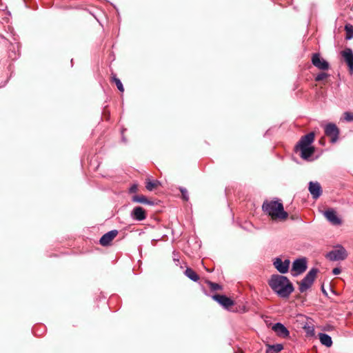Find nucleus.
<instances>
[{"mask_svg": "<svg viewBox=\"0 0 353 353\" xmlns=\"http://www.w3.org/2000/svg\"><path fill=\"white\" fill-rule=\"evenodd\" d=\"M269 285L280 297L288 298L294 291V287L289 279L283 275L273 274L269 280Z\"/></svg>", "mask_w": 353, "mask_h": 353, "instance_id": "obj_1", "label": "nucleus"}, {"mask_svg": "<svg viewBox=\"0 0 353 353\" xmlns=\"http://www.w3.org/2000/svg\"><path fill=\"white\" fill-rule=\"evenodd\" d=\"M262 209L273 220H285L288 216L283 203L279 201H265L263 203Z\"/></svg>", "mask_w": 353, "mask_h": 353, "instance_id": "obj_2", "label": "nucleus"}, {"mask_svg": "<svg viewBox=\"0 0 353 353\" xmlns=\"http://www.w3.org/2000/svg\"><path fill=\"white\" fill-rule=\"evenodd\" d=\"M317 272L318 270L315 268H312L309 271V272L300 283V292H303L311 287L314 281Z\"/></svg>", "mask_w": 353, "mask_h": 353, "instance_id": "obj_3", "label": "nucleus"}, {"mask_svg": "<svg viewBox=\"0 0 353 353\" xmlns=\"http://www.w3.org/2000/svg\"><path fill=\"white\" fill-rule=\"evenodd\" d=\"M347 256V251L342 246H338L336 249L330 251L326 255L327 258L332 261L344 260Z\"/></svg>", "mask_w": 353, "mask_h": 353, "instance_id": "obj_4", "label": "nucleus"}, {"mask_svg": "<svg viewBox=\"0 0 353 353\" xmlns=\"http://www.w3.org/2000/svg\"><path fill=\"white\" fill-rule=\"evenodd\" d=\"M307 269V262L305 259H298L292 263V275L297 276L304 272Z\"/></svg>", "mask_w": 353, "mask_h": 353, "instance_id": "obj_5", "label": "nucleus"}, {"mask_svg": "<svg viewBox=\"0 0 353 353\" xmlns=\"http://www.w3.org/2000/svg\"><path fill=\"white\" fill-rule=\"evenodd\" d=\"M325 134L331 138V142L335 143L339 139V130L334 123H328L325 126Z\"/></svg>", "mask_w": 353, "mask_h": 353, "instance_id": "obj_6", "label": "nucleus"}, {"mask_svg": "<svg viewBox=\"0 0 353 353\" xmlns=\"http://www.w3.org/2000/svg\"><path fill=\"white\" fill-rule=\"evenodd\" d=\"M312 63L316 68L322 70H328L330 66L328 62L321 58L319 53H315L312 55Z\"/></svg>", "mask_w": 353, "mask_h": 353, "instance_id": "obj_7", "label": "nucleus"}, {"mask_svg": "<svg viewBox=\"0 0 353 353\" xmlns=\"http://www.w3.org/2000/svg\"><path fill=\"white\" fill-rule=\"evenodd\" d=\"M315 134L313 132L307 134L305 136H303L300 141L298 142L296 145V148H305V147H312L311 144L313 143L314 140Z\"/></svg>", "mask_w": 353, "mask_h": 353, "instance_id": "obj_8", "label": "nucleus"}, {"mask_svg": "<svg viewBox=\"0 0 353 353\" xmlns=\"http://www.w3.org/2000/svg\"><path fill=\"white\" fill-rule=\"evenodd\" d=\"M290 261L289 259L282 261L280 258H276L274 261L275 268L281 274L288 272Z\"/></svg>", "mask_w": 353, "mask_h": 353, "instance_id": "obj_9", "label": "nucleus"}, {"mask_svg": "<svg viewBox=\"0 0 353 353\" xmlns=\"http://www.w3.org/2000/svg\"><path fill=\"white\" fill-rule=\"evenodd\" d=\"M212 299L225 309H229L234 304V302L230 298L225 295L215 294L212 296Z\"/></svg>", "mask_w": 353, "mask_h": 353, "instance_id": "obj_10", "label": "nucleus"}, {"mask_svg": "<svg viewBox=\"0 0 353 353\" xmlns=\"http://www.w3.org/2000/svg\"><path fill=\"white\" fill-rule=\"evenodd\" d=\"M342 57L349 67L350 72H353V52L350 48H345L341 52Z\"/></svg>", "mask_w": 353, "mask_h": 353, "instance_id": "obj_11", "label": "nucleus"}, {"mask_svg": "<svg viewBox=\"0 0 353 353\" xmlns=\"http://www.w3.org/2000/svg\"><path fill=\"white\" fill-rule=\"evenodd\" d=\"M118 231L117 230H111L103 234L100 239V244L103 246L109 245L111 241L117 236Z\"/></svg>", "mask_w": 353, "mask_h": 353, "instance_id": "obj_12", "label": "nucleus"}, {"mask_svg": "<svg viewBox=\"0 0 353 353\" xmlns=\"http://www.w3.org/2000/svg\"><path fill=\"white\" fill-rule=\"evenodd\" d=\"M309 191L314 199H318L322 194L321 185L318 182L310 181L309 183Z\"/></svg>", "mask_w": 353, "mask_h": 353, "instance_id": "obj_13", "label": "nucleus"}, {"mask_svg": "<svg viewBox=\"0 0 353 353\" xmlns=\"http://www.w3.org/2000/svg\"><path fill=\"white\" fill-rule=\"evenodd\" d=\"M131 217L136 221H143L146 218L145 210L142 207L137 206L131 212Z\"/></svg>", "mask_w": 353, "mask_h": 353, "instance_id": "obj_14", "label": "nucleus"}, {"mask_svg": "<svg viewBox=\"0 0 353 353\" xmlns=\"http://www.w3.org/2000/svg\"><path fill=\"white\" fill-rule=\"evenodd\" d=\"M272 329L279 336L287 338L290 335V332L288 329L281 323H275L272 326Z\"/></svg>", "mask_w": 353, "mask_h": 353, "instance_id": "obj_15", "label": "nucleus"}, {"mask_svg": "<svg viewBox=\"0 0 353 353\" xmlns=\"http://www.w3.org/2000/svg\"><path fill=\"white\" fill-rule=\"evenodd\" d=\"M324 216L332 225H340L341 219L337 216L336 213L333 210H328L324 212Z\"/></svg>", "mask_w": 353, "mask_h": 353, "instance_id": "obj_16", "label": "nucleus"}, {"mask_svg": "<svg viewBox=\"0 0 353 353\" xmlns=\"http://www.w3.org/2000/svg\"><path fill=\"white\" fill-rule=\"evenodd\" d=\"M297 150H299L301 154L300 156L303 159L307 160L314 152V147H305V148H296Z\"/></svg>", "mask_w": 353, "mask_h": 353, "instance_id": "obj_17", "label": "nucleus"}, {"mask_svg": "<svg viewBox=\"0 0 353 353\" xmlns=\"http://www.w3.org/2000/svg\"><path fill=\"white\" fill-rule=\"evenodd\" d=\"M132 201L134 203H139L142 204H147L149 205H154V202L152 201L148 200L145 196L143 195H134L132 197Z\"/></svg>", "mask_w": 353, "mask_h": 353, "instance_id": "obj_18", "label": "nucleus"}, {"mask_svg": "<svg viewBox=\"0 0 353 353\" xmlns=\"http://www.w3.org/2000/svg\"><path fill=\"white\" fill-rule=\"evenodd\" d=\"M319 340L321 344L330 347L332 345V340L330 336L325 333H320L319 334Z\"/></svg>", "mask_w": 353, "mask_h": 353, "instance_id": "obj_19", "label": "nucleus"}, {"mask_svg": "<svg viewBox=\"0 0 353 353\" xmlns=\"http://www.w3.org/2000/svg\"><path fill=\"white\" fill-rule=\"evenodd\" d=\"M283 349L282 344L268 345L266 353H279Z\"/></svg>", "mask_w": 353, "mask_h": 353, "instance_id": "obj_20", "label": "nucleus"}, {"mask_svg": "<svg viewBox=\"0 0 353 353\" xmlns=\"http://www.w3.org/2000/svg\"><path fill=\"white\" fill-rule=\"evenodd\" d=\"M185 275L193 281H198L199 276L198 274L190 268H187L185 272Z\"/></svg>", "mask_w": 353, "mask_h": 353, "instance_id": "obj_21", "label": "nucleus"}, {"mask_svg": "<svg viewBox=\"0 0 353 353\" xmlns=\"http://www.w3.org/2000/svg\"><path fill=\"white\" fill-rule=\"evenodd\" d=\"M145 188L149 191H152L154 188L161 185V183L159 181H151L148 179L146 181Z\"/></svg>", "mask_w": 353, "mask_h": 353, "instance_id": "obj_22", "label": "nucleus"}, {"mask_svg": "<svg viewBox=\"0 0 353 353\" xmlns=\"http://www.w3.org/2000/svg\"><path fill=\"white\" fill-rule=\"evenodd\" d=\"M346 31V39L350 40L353 38V26L350 24H347L345 26Z\"/></svg>", "mask_w": 353, "mask_h": 353, "instance_id": "obj_23", "label": "nucleus"}, {"mask_svg": "<svg viewBox=\"0 0 353 353\" xmlns=\"http://www.w3.org/2000/svg\"><path fill=\"white\" fill-rule=\"evenodd\" d=\"M112 81L115 83L118 90L120 92H123L124 91V88H123V84H122L121 81H120V79L117 78L116 76H113L112 77Z\"/></svg>", "mask_w": 353, "mask_h": 353, "instance_id": "obj_24", "label": "nucleus"}, {"mask_svg": "<svg viewBox=\"0 0 353 353\" xmlns=\"http://www.w3.org/2000/svg\"><path fill=\"white\" fill-rule=\"evenodd\" d=\"M207 283L208 284L210 288L212 291L219 290L222 289V287L216 283H213L211 281H208Z\"/></svg>", "mask_w": 353, "mask_h": 353, "instance_id": "obj_25", "label": "nucleus"}, {"mask_svg": "<svg viewBox=\"0 0 353 353\" xmlns=\"http://www.w3.org/2000/svg\"><path fill=\"white\" fill-rule=\"evenodd\" d=\"M344 119L346 121L350 122L353 121V113L350 112H345L344 113Z\"/></svg>", "mask_w": 353, "mask_h": 353, "instance_id": "obj_26", "label": "nucleus"}, {"mask_svg": "<svg viewBox=\"0 0 353 353\" xmlns=\"http://www.w3.org/2000/svg\"><path fill=\"white\" fill-rule=\"evenodd\" d=\"M180 191L181 192L183 199L185 201H188L189 197L187 190L184 188H180Z\"/></svg>", "mask_w": 353, "mask_h": 353, "instance_id": "obj_27", "label": "nucleus"}, {"mask_svg": "<svg viewBox=\"0 0 353 353\" xmlns=\"http://www.w3.org/2000/svg\"><path fill=\"white\" fill-rule=\"evenodd\" d=\"M327 74L325 73V72H321L320 74H319L316 77H315V80L316 81H322L324 79H325L327 77Z\"/></svg>", "mask_w": 353, "mask_h": 353, "instance_id": "obj_28", "label": "nucleus"}, {"mask_svg": "<svg viewBox=\"0 0 353 353\" xmlns=\"http://www.w3.org/2000/svg\"><path fill=\"white\" fill-rule=\"evenodd\" d=\"M172 256H173V261L176 263V265H178V264L179 263V258L178 253L176 252L175 251H174L172 252Z\"/></svg>", "mask_w": 353, "mask_h": 353, "instance_id": "obj_29", "label": "nucleus"}, {"mask_svg": "<svg viewBox=\"0 0 353 353\" xmlns=\"http://www.w3.org/2000/svg\"><path fill=\"white\" fill-rule=\"evenodd\" d=\"M138 190V187L136 184H134L132 185L130 188V193H133V192H136Z\"/></svg>", "mask_w": 353, "mask_h": 353, "instance_id": "obj_30", "label": "nucleus"}, {"mask_svg": "<svg viewBox=\"0 0 353 353\" xmlns=\"http://www.w3.org/2000/svg\"><path fill=\"white\" fill-rule=\"evenodd\" d=\"M332 273L334 275H337L341 273V269L339 268H335L332 270Z\"/></svg>", "mask_w": 353, "mask_h": 353, "instance_id": "obj_31", "label": "nucleus"}, {"mask_svg": "<svg viewBox=\"0 0 353 353\" xmlns=\"http://www.w3.org/2000/svg\"><path fill=\"white\" fill-rule=\"evenodd\" d=\"M307 332H308V333L313 334V333H314V328H313V327H308V328H307Z\"/></svg>", "mask_w": 353, "mask_h": 353, "instance_id": "obj_32", "label": "nucleus"}]
</instances>
